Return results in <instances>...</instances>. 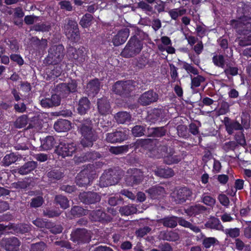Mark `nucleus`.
I'll use <instances>...</instances> for the list:
<instances>
[{"label":"nucleus","mask_w":251,"mask_h":251,"mask_svg":"<svg viewBox=\"0 0 251 251\" xmlns=\"http://www.w3.org/2000/svg\"><path fill=\"white\" fill-rule=\"evenodd\" d=\"M78 132L81 135L80 144L84 148L92 147L98 139V135L93 128V124L90 118L84 119L77 126Z\"/></svg>","instance_id":"nucleus-1"},{"label":"nucleus","mask_w":251,"mask_h":251,"mask_svg":"<svg viewBox=\"0 0 251 251\" xmlns=\"http://www.w3.org/2000/svg\"><path fill=\"white\" fill-rule=\"evenodd\" d=\"M65 54V48L62 44L52 45L48 50V54L44 59V63L48 65L60 64Z\"/></svg>","instance_id":"nucleus-2"},{"label":"nucleus","mask_w":251,"mask_h":251,"mask_svg":"<svg viewBox=\"0 0 251 251\" xmlns=\"http://www.w3.org/2000/svg\"><path fill=\"white\" fill-rule=\"evenodd\" d=\"M138 35L131 36L126 47L121 52V55L125 58L133 57L138 54L143 49V43L138 37Z\"/></svg>","instance_id":"nucleus-3"},{"label":"nucleus","mask_w":251,"mask_h":251,"mask_svg":"<svg viewBox=\"0 0 251 251\" xmlns=\"http://www.w3.org/2000/svg\"><path fill=\"white\" fill-rule=\"evenodd\" d=\"M144 178V172L141 170L130 168L127 171L125 180L127 186L133 187L141 184Z\"/></svg>","instance_id":"nucleus-4"},{"label":"nucleus","mask_w":251,"mask_h":251,"mask_svg":"<svg viewBox=\"0 0 251 251\" xmlns=\"http://www.w3.org/2000/svg\"><path fill=\"white\" fill-rule=\"evenodd\" d=\"M182 64L183 65L182 68L184 69L188 74L197 75V76L194 77H192L191 75V88H197L201 85V83L205 81V78L201 75H199V72L198 70L192 66V64H189L185 61H182Z\"/></svg>","instance_id":"nucleus-5"},{"label":"nucleus","mask_w":251,"mask_h":251,"mask_svg":"<svg viewBox=\"0 0 251 251\" xmlns=\"http://www.w3.org/2000/svg\"><path fill=\"white\" fill-rule=\"evenodd\" d=\"M121 177L122 175L117 170L110 168L104 172L100 177V180L104 186H108L117 184Z\"/></svg>","instance_id":"nucleus-6"},{"label":"nucleus","mask_w":251,"mask_h":251,"mask_svg":"<svg viewBox=\"0 0 251 251\" xmlns=\"http://www.w3.org/2000/svg\"><path fill=\"white\" fill-rule=\"evenodd\" d=\"M67 53L69 59L77 65H81L85 61L86 57L85 48L83 47L78 49L70 47L68 49Z\"/></svg>","instance_id":"nucleus-7"},{"label":"nucleus","mask_w":251,"mask_h":251,"mask_svg":"<svg viewBox=\"0 0 251 251\" xmlns=\"http://www.w3.org/2000/svg\"><path fill=\"white\" fill-rule=\"evenodd\" d=\"M76 145L74 143H69L65 141L59 143L56 147L55 153L64 158L67 156H71L76 150Z\"/></svg>","instance_id":"nucleus-8"},{"label":"nucleus","mask_w":251,"mask_h":251,"mask_svg":"<svg viewBox=\"0 0 251 251\" xmlns=\"http://www.w3.org/2000/svg\"><path fill=\"white\" fill-rule=\"evenodd\" d=\"M65 33L71 42H77L80 39V32L77 22L69 20L65 26Z\"/></svg>","instance_id":"nucleus-9"},{"label":"nucleus","mask_w":251,"mask_h":251,"mask_svg":"<svg viewBox=\"0 0 251 251\" xmlns=\"http://www.w3.org/2000/svg\"><path fill=\"white\" fill-rule=\"evenodd\" d=\"M91 236L88 230L85 228H76L71 234V240L78 244L89 243Z\"/></svg>","instance_id":"nucleus-10"},{"label":"nucleus","mask_w":251,"mask_h":251,"mask_svg":"<svg viewBox=\"0 0 251 251\" xmlns=\"http://www.w3.org/2000/svg\"><path fill=\"white\" fill-rule=\"evenodd\" d=\"M112 91L122 97H127L131 91V85L129 81L119 80L112 86Z\"/></svg>","instance_id":"nucleus-11"},{"label":"nucleus","mask_w":251,"mask_h":251,"mask_svg":"<svg viewBox=\"0 0 251 251\" xmlns=\"http://www.w3.org/2000/svg\"><path fill=\"white\" fill-rule=\"evenodd\" d=\"M193 194L192 190L187 187H181L176 190L173 198L176 204H182L189 200Z\"/></svg>","instance_id":"nucleus-12"},{"label":"nucleus","mask_w":251,"mask_h":251,"mask_svg":"<svg viewBox=\"0 0 251 251\" xmlns=\"http://www.w3.org/2000/svg\"><path fill=\"white\" fill-rule=\"evenodd\" d=\"M158 99V95L153 90H149L142 94L138 100L142 106H148L156 102Z\"/></svg>","instance_id":"nucleus-13"},{"label":"nucleus","mask_w":251,"mask_h":251,"mask_svg":"<svg viewBox=\"0 0 251 251\" xmlns=\"http://www.w3.org/2000/svg\"><path fill=\"white\" fill-rule=\"evenodd\" d=\"M79 199L86 204H95L99 202L101 199L100 196L94 192H83L79 195Z\"/></svg>","instance_id":"nucleus-14"},{"label":"nucleus","mask_w":251,"mask_h":251,"mask_svg":"<svg viewBox=\"0 0 251 251\" xmlns=\"http://www.w3.org/2000/svg\"><path fill=\"white\" fill-rule=\"evenodd\" d=\"M90 218L92 221L102 224L110 222L112 220L111 216L100 209L92 211L90 213Z\"/></svg>","instance_id":"nucleus-15"},{"label":"nucleus","mask_w":251,"mask_h":251,"mask_svg":"<svg viewBox=\"0 0 251 251\" xmlns=\"http://www.w3.org/2000/svg\"><path fill=\"white\" fill-rule=\"evenodd\" d=\"M127 138L126 131L116 130L106 135V140L111 143H121Z\"/></svg>","instance_id":"nucleus-16"},{"label":"nucleus","mask_w":251,"mask_h":251,"mask_svg":"<svg viewBox=\"0 0 251 251\" xmlns=\"http://www.w3.org/2000/svg\"><path fill=\"white\" fill-rule=\"evenodd\" d=\"M99 113L101 115H106L111 112L110 102L105 97L98 99L97 102Z\"/></svg>","instance_id":"nucleus-17"},{"label":"nucleus","mask_w":251,"mask_h":251,"mask_svg":"<svg viewBox=\"0 0 251 251\" xmlns=\"http://www.w3.org/2000/svg\"><path fill=\"white\" fill-rule=\"evenodd\" d=\"M91 178L87 169L82 170L76 177V183L79 187H86L90 185Z\"/></svg>","instance_id":"nucleus-18"},{"label":"nucleus","mask_w":251,"mask_h":251,"mask_svg":"<svg viewBox=\"0 0 251 251\" xmlns=\"http://www.w3.org/2000/svg\"><path fill=\"white\" fill-rule=\"evenodd\" d=\"M100 89V82L98 78L90 80L87 84L85 91L89 96H95Z\"/></svg>","instance_id":"nucleus-19"},{"label":"nucleus","mask_w":251,"mask_h":251,"mask_svg":"<svg viewBox=\"0 0 251 251\" xmlns=\"http://www.w3.org/2000/svg\"><path fill=\"white\" fill-rule=\"evenodd\" d=\"M91 102L88 98H81L76 105L77 113L80 115L86 114L90 109Z\"/></svg>","instance_id":"nucleus-20"},{"label":"nucleus","mask_w":251,"mask_h":251,"mask_svg":"<svg viewBox=\"0 0 251 251\" xmlns=\"http://www.w3.org/2000/svg\"><path fill=\"white\" fill-rule=\"evenodd\" d=\"M128 36L129 29L120 30L117 34L114 36L112 39V43L115 46H119L126 42Z\"/></svg>","instance_id":"nucleus-21"},{"label":"nucleus","mask_w":251,"mask_h":251,"mask_svg":"<svg viewBox=\"0 0 251 251\" xmlns=\"http://www.w3.org/2000/svg\"><path fill=\"white\" fill-rule=\"evenodd\" d=\"M3 242L5 249L7 251H18L21 245L20 240L16 237L5 238Z\"/></svg>","instance_id":"nucleus-22"},{"label":"nucleus","mask_w":251,"mask_h":251,"mask_svg":"<svg viewBox=\"0 0 251 251\" xmlns=\"http://www.w3.org/2000/svg\"><path fill=\"white\" fill-rule=\"evenodd\" d=\"M226 130L229 135H231L233 133L234 130H242V126L237 121L231 122L230 119L226 117L224 119Z\"/></svg>","instance_id":"nucleus-23"},{"label":"nucleus","mask_w":251,"mask_h":251,"mask_svg":"<svg viewBox=\"0 0 251 251\" xmlns=\"http://www.w3.org/2000/svg\"><path fill=\"white\" fill-rule=\"evenodd\" d=\"M147 192L149 196L153 200H159L162 199L165 194V189L160 186H154L149 188Z\"/></svg>","instance_id":"nucleus-24"},{"label":"nucleus","mask_w":251,"mask_h":251,"mask_svg":"<svg viewBox=\"0 0 251 251\" xmlns=\"http://www.w3.org/2000/svg\"><path fill=\"white\" fill-rule=\"evenodd\" d=\"M47 176L50 183H55L64 177V174L60 169H52L48 171Z\"/></svg>","instance_id":"nucleus-25"},{"label":"nucleus","mask_w":251,"mask_h":251,"mask_svg":"<svg viewBox=\"0 0 251 251\" xmlns=\"http://www.w3.org/2000/svg\"><path fill=\"white\" fill-rule=\"evenodd\" d=\"M207 210V208L200 204L191 205L185 209V213L190 217L196 216L204 213Z\"/></svg>","instance_id":"nucleus-26"},{"label":"nucleus","mask_w":251,"mask_h":251,"mask_svg":"<svg viewBox=\"0 0 251 251\" xmlns=\"http://www.w3.org/2000/svg\"><path fill=\"white\" fill-rule=\"evenodd\" d=\"M71 128V122L65 119H59L54 124V129L58 132H66Z\"/></svg>","instance_id":"nucleus-27"},{"label":"nucleus","mask_w":251,"mask_h":251,"mask_svg":"<svg viewBox=\"0 0 251 251\" xmlns=\"http://www.w3.org/2000/svg\"><path fill=\"white\" fill-rule=\"evenodd\" d=\"M152 141L151 139H138L135 142L129 144L130 149H133L134 150L139 148L145 149H148L151 145Z\"/></svg>","instance_id":"nucleus-28"},{"label":"nucleus","mask_w":251,"mask_h":251,"mask_svg":"<svg viewBox=\"0 0 251 251\" xmlns=\"http://www.w3.org/2000/svg\"><path fill=\"white\" fill-rule=\"evenodd\" d=\"M37 166V163L35 161H28L21 166L18 169V173L22 175H25L30 173L35 170Z\"/></svg>","instance_id":"nucleus-29"},{"label":"nucleus","mask_w":251,"mask_h":251,"mask_svg":"<svg viewBox=\"0 0 251 251\" xmlns=\"http://www.w3.org/2000/svg\"><path fill=\"white\" fill-rule=\"evenodd\" d=\"M55 141L53 136H47L44 139L41 140V148L43 151L52 149L55 145Z\"/></svg>","instance_id":"nucleus-30"},{"label":"nucleus","mask_w":251,"mask_h":251,"mask_svg":"<svg viewBox=\"0 0 251 251\" xmlns=\"http://www.w3.org/2000/svg\"><path fill=\"white\" fill-rule=\"evenodd\" d=\"M205 226L207 228L213 229L218 230H223L224 226L221 224L219 219L215 217H211L205 223Z\"/></svg>","instance_id":"nucleus-31"},{"label":"nucleus","mask_w":251,"mask_h":251,"mask_svg":"<svg viewBox=\"0 0 251 251\" xmlns=\"http://www.w3.org/2000/svg\"><path fill=\"white\" fill-rule=\"evenodd\" d=\"M182 157L179 154H175L174 152H170L163 158L165 163L168 165L177 164L181 161Z\"/></svg>","instance_id":"nucleus-32"},{"label":"nucleus","mask_w":251,"mask_h":251,"mask_svg":"<svg viewBox=\"0 0 251 251\" xmlns=\"http://www.w3.org/2000/svg\"><path fill=\"white\" fill-rule=\"evenodd\" d=\"M62 71L61 65L59 64L52 65L47 72L48 77L50 79H54L61 75Z\"/></svg>","instance_id":"nucleus-33"},{"label":"nucleus","mask_w":251,"mask_h":251,"mask_svg":"<svg viewBox=\"0 0 251 251\" xmlns=\"http://www.w3.org/2000/svg\"><path fill=\"white\" fill-rule=\"evenodd\" d=\"M178 217L174 216L165 217L161 219V223L164 226L175 228L177 225Z\"/></svg>","instance_id":"nucleus-34"},{"label":"nucleus","mask_w":251,"mask_h":251,"mask_svg":"<svg viewBox=\"0 0 251 251\" xmlns=\"http://www.w3.org/2000/svg\"><path fill=\"white\" fill-rule=\"evenodd\" d=\"M155 174L160 177L169 178L174 176V172L172 169L168 167L157 168Z\"/></svg>","instance_id":"nucleus-35"},{"label":"nucleus","mask_w":251,"mask_h":251,"mask_svg":"<svg viewBox=\"0 0 251 251\" xmlns=\"http://www.w3.org/2000/svg\"><path fill=\"white\" fill-rule=\"evenodd\" d=\"M114 117L117 123L120 124L129 122L131 119L130 114L124 111L118 112Z\"/></svg>","instance_id":"nucleus-36"},{"label":"nucleus","mask_w":251,"mask_h":251,"mask_svg":"<svg viewBox=\"0 0 251 251\" xmlns=\"http://www.w3.org/2000/svg\"><path fill=\"white\" fill-rule=\"evenodd\" d=\"M55 203L59 205L60 207L63 209H67L69 206V201L68 198L63 195H56L54 198Z\"/></svg>","instance_id":"nucleus-37"},{"label":"nucleus","mask_w":251,"mask_h":251,"mask_svg":"<svg viewBox=\"0 0 251 251\" xmlns=\"http://www.w3.org/2000/svg\"><path fill=\"white\" fill-rule=\"evenodd\" d=\"M167 129L165 126L153 127L150 129V136L152 137H162L166 135Z\"/></svg>","instance_id":"nucleus-38"},{"label":"nucleus","mask_w":251,"mask_h":251,"mask_svg":"<svg viewBox=\"0 0 251 251\" xmlns=\"http://www.w3.org/2000/svg\"><path fill=\"white\" fill-rule=\"evenodd\" d=\"M55 89L56 92L58 94L61 98H67L70 94L67 86V83H61L56 86Z\"/></svg>","instance_id":"nucleus-39"},{"label":"nucleus","mask_w":251,"mask_h":251,"mask_svg":"<svg viewBox=\"0 0 251 251\" xmlns=\"http://www.w3.org/2000/svg\"><path fill=\"white\" fill-rule=\"evenodd\" d=\"M93 20V16L90 13H86L81 18L79 25L84 28L90 27Z\"/></svg>","instance_id":"nucleus-40"},{"label":"nucleus","mask_w":251,"mask_h":251,"mask_svg":"<svg viewBox=\"0 0 251 251\" xmlns=\"http://www.w3.org/2000/svg\"><path fill=\"white\" fill-rule=\"evenodd\" d=\"M18 159V157L14 153L6 154L2 159V166L7 167L15 163Z\"/></svg>","instance_id":"nucleus-41"},{"label":"nucleus","mask_w":251,"mask_h":251,"mask_svg":"<svg viewBox=\"0 0 251 251\" xmlns=\"http://www.w3.org/2000/svg\"><path fill=\"white\" fill-rule=\"evenodd\" d=\"M30 184L31 182L28 179H24L22 181H18L13 183L12 185L13 188L26 191L27 188L30 186Z\"/></svg>","instance_id":"nucleus-42"},{"label":"nucleus","mask_w":251,"mask_h":251,"mask_svg":"<svg viewBox=\"0 0 251 251\" xmlns=\"http://www.w3.org/2000/svg\"><path fill=\"white\" fill-rule=\"evenodd\" d=\"M28 123L27 115H23L19 117L14 123V126L18 128H21L26 126Z\"/></svg>","instance_id":"nucleus-43"},{"label":"nucleus","mask_w":251,"mask_h":251,"mask_svg":"<svg viewBox=\"0 0 251 251\" xmlns=\"http://www.w3.org/2000/svg\"><path fill=\"white\" fill-rule=\"evenodd\" d=\"M137 209L133 205H127L120 207L119 211L122 215L128 216L136 212Z\"/></svg>","instance_id":"nucleus-44"},{"label":"nucleus","mask_w":251,"mask_h":251,"mask_svg":"<svg viewBox=\"0 0 251 251\" xmlns=\"http://www.w3.org/2000/svg\"><path fill=\"white\" fill-rule=\"evenodd\" d=\"M163 239L168 241H176L179 238L178 234L174 231H166L162 235Z\"/></svg>","instance_id":"nucleus-45"},{"label":"nucleus","mask_w":251,"mask_h":251,"mask_svg":"<svg viewBox=\"0 0 251 251\" xmlns=\"http://www.w3.org/2000/svg\"><path fill=\"white\" fill-rule=\"evenodd\" d=\"M212 62L217 67L224 68L225 67V59L222 54H215L212 57Z\"/></svg>","instance_id":"nucleus-46"},{"label":"nucleus","mask_w":251,"mask_h":251,"mask_svg":"<svg viewBox=\"0 0 251 251\" xmlns=\"http://www.w3.org/2000/svg\"><path fill=\"white\" fill-rule=\"evenodd\" d=\"M161 112L159 109H153L147 117V120L151 124L155 123L160 117Z\"/></svg>","instance_id":"nucleus-47"},{"label":"nucleus","mask_w":251,"mask_h":251,"mask_svg":"<svg viewBox=\"0 0 251 251\" xmlns=\"http://www.w3.org/2000/svg\"><path fill=\"white\" fill-rule=\"evenodd\" d=\"M47 248V245L43 241L31 244L30 246V251H44Z\"/></svg>","instance_id":"nucleus-48"},{"label":"nucleus","mask_w":251,"mask_h":251,"mask_svg":"<svg viewBox=\"0 0 251 251\" xmlns=\"http://www.w3.org/2000/svg\"><path fill=\"white\" fill-rule=\"evenodd\" d=\"M237 147V143L234 141H230L223 144L222 146L223 150L226 152L229 151H234Z\"/></svg>","instance_id":"nucleus-49"},{"label":"nucleus","mask_w":251,"mask_h":251,"mask_svg":"<svg viewBox=\"0 0 251 251\" xmlns=\"http://www.w3.org/2000/svg\"><path fill=\"white\" fill-rule=\"evenodd\" d=\"M44 202L43 198L39 196L31 199L30 202V206L32 208H38L40 207Z\"/></svg>","instance_id":"nucleus-50"},{"label":"nucleus","mask_w":251,"mask_h":251,"mask_svg":"<svg viewBox=\"0 0 251 251\" xmlns=\"http://www.w3.org/2000/svg\"><path fill=\"white\" fill-rule=\"evenodd\" d=\"M238 68L232 67L230 64H226V68L224 70L226 75L235 76L238 74Z\"/></svg>","instance_id":"nucleus-51"},{"label":"nucleus","mask_w":251,"mask_h":251,"mask_svg":"<svg viewBox=\"0 0 251 251\" xmlns=\"http://www.w3.org/2000/svg\"><path fill=\"white\" fill-rule=\"evenodd\" d=\"M132 134L135 137H140L144 135L145 128L144 126L136 125L131 130Z\"/></svg>","instance_id":"nucleus-52"},{"label":"nucleus","mask_w":251,"mask_h":251,"mask_svg":"<svg viewBox=\"0 0 251 251\" xmlns=\"http://www.w3.org/2000/svg\"><path fill=\"white\" fill-rule=\"evenodd\" d=\"M178 135L183 138L187 139L190 135L188 131V128L185 125H179L177 127Z\"/></svg>","instance_id":"nucleus-53"},{"label":"nucleus","mask_w":251,"mask_h":251,"mask_svg":"<svg viewBox=\"0 0 251 251\" xmlns=\"http://www.w3.org/2000/svg\"><path fill=\"white\" fill-rule=\"evenodd\" d=\"M218 242V240L215 237H205L202 244L206 249H208Z\"/></svg>","instance_id":"nucleus-54"},{"label":"nucleus","mask_w":251,"mask_h":251,"mask_svg":"<svg viewBox=\"0 0 251 251\" xmlns=\"http://www.w3.org/2000/svg\"><path fill=\"white\" fill-rule=\"evenodd\" d=\"M32 29L36 31L48 32L50 29V25L45 23H38L33 26Z\"/></svg>","instance_id":"nucleus-55"},{"label":"nucleus","mask_w":251,"mask_h":251,"mask_svg":"<svg viewBox=\"0 0 251 251\" xmlns=\"http://www.w3.org/2000/svg\"><path fill=\"white\" fill-rule=\"evenodd\" d=\"M86 160L88 162L93 161L95 160L100 158L101 157V154L96 151H87L85 153Z\"/></svg>","instance_id":"nucleus-56"},{"label":"nucleus","mask_w":251,"mask_h":251,"mask_svg":"<svg viewBox=\"0 0 251 251\" xmlns=\"http://www.w3.org/2000/svg\"><path fill=\"white\" fill-rule=\"evenodd\" d=\"M226 235L232 238H237L240 235V229L238 228H226L225 231Z\"/></svg>","instance_id":"nucleus-57"},{"label":"nucleus","mask_w":251,"mask_h":251,"mask_svg":"<svg viewBox=\"0 0 251 251\" xmlns=\"http://www.w3.org/2000/svg\"><path fill=\"white\" fill-rule=\"evenodd\" d=\"M71 214L74 216L80 217L85 214L84 208L79 206H74L71 210Z\"/></svg>","instance_id":"nucleus-58"},{"label":"nucleus","mask_w":251,"mask_h":251,"mask_svg":"<svg viewBox=\"0 0 251 251\" xmlns=\"http://www.w3.org/2000/svg\"><path fill=\"white\" fill-rule=\"evenodd\" d=\"M10 59L12 62L16 63L19 66H22L24 64V60L19 54L12 53L10 55Z\"/></svg>","instance_id":"nucleus-59"},{"label":"nucleus","mask_w":251,"mask_h":251,"mask_svg":"<svg viewBox=\"0 0 251 251\" xmlns=\"http://www.w3.org/2000/svg\"><path fill=\"white\" fill-rule=\"evenodd\" d=\"M67 86L70 94H74L77 92L78 84L75 79H71L70 81L67 83Z\"/></svg>","instance_id":"nucleus-60"},{"label":"nucleus","mask_w":251,"mask_h":251,"mask_svg":"<svg viewBox=\"0 0 251 251\" xmlns=\"http://www.w3.org/2000/svg\"><path fill=\"white\" fill-rule=\"evenodd\" d=\"M43 214L44 216L49 218H54L59 216L61 213L58 210L47 208L46 210H44Z\"/></svg>","instance_id":"nucleus-61"},{"label":"nucleus","mask_w":251,"mask_h":251,"mask_svg":"<svg viewBox=\"0 0 251 251\" xmlns=\"http://www.w3.org/2000/svg\"><path fill=\"white\" fill-rule=\"evenodd\" d=\"M129 149H130L129 144L112 148L111 152L115 154H119L127 152Z\"/></svg>","instance_id":"nucleus-62"},{"label":"nucleus","mask_w":251,"mask_h":251,"mask_svg":"<svg viewBox=\"0 0 251 251\" xmlns=\"http://www.w3.org/2000/svg\"><path fill=\"white\" fill-rule=\"evenodd\" d=\"M202 201L205 205L210 207H213L216 202V200L211 196L208 195H203L202 197Z\"/></svg>","instance_id":"nucleus-63"},{"label":"nucleus","mask_w":251,"mask_h":251,"mask_svg":"<svg viewBox=\"0 0 251 251\" xmlns=\"http://www.w3.org/2000/svg\"><path fill=\"white\" fill-rule=\"evenodd\" d=\"M235 142L237 143V146L238 144L242 146L246 145L245 137L242 132L236 133L235 135Z\"/></svg>","instance_id":"nucleus-64"}]
</instances>
